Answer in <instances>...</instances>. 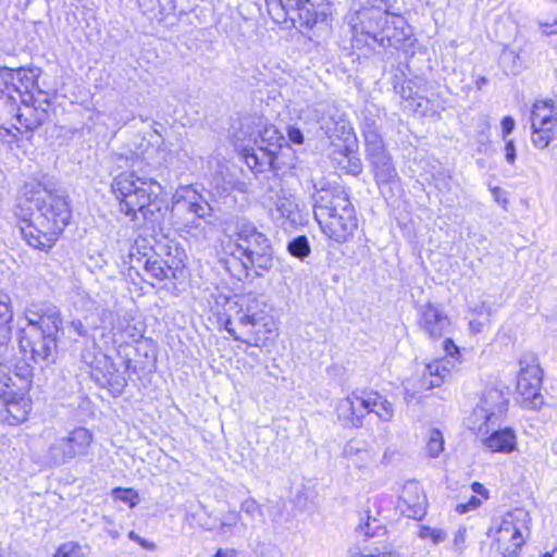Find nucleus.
<instances>
[{
	"instance_id": "nucleus-1",
	"label": "nucleus",
	"mask_w": 557,
	"mask_h": 557,
	"mask_svg": "<svg viewBox=\"0 0 557 557\" xmlns=\"http://www.w3.org/2000/svg\"><path fill=\"white\" fill-rule=\"evenodd\" d=\"M15 216L27 245L42 250L52 247L70 224L72 208L64 195L33 182L24 185Z\"/></svg>"
},
{
	"instance_id": "nucleus-2",
	"label": "nucleus",
	"mask_w": 557,
	"mask_h": 557,
	"mask_svg": "<svg viewBox=\"0 0 557 557\" xmlns=\"http://www.w3.org/2000/svg\"><path fill=\"white\" fill-rule=\"evenodd\" d=\"M111 190L119 202V211L136 226H153L165 214L162 186L153 178L140 177L134 171L122 172L113 178Z\"/></svg>"
},
{
	"instance_id": "nucleus-3",
	"label": "nucleus",
	"mask_w": 557,
	"mask_h": 557,
	"mask_svg": "<svg viewBox=\"0 0 557 557\" xmlns=\"http://www.w3.org/2000/svg\"><path fill=\"white\" fill-rule=\"evenodd\" d=\"M352 41L360 46L399 48L411 39L412 32L404 16L388 11L387 4L374 0L348 15Z\"/></svg>"
},
{
	"instance_id": "nucleus-4",
	"label": "nucleus",
	"mask_w": 557,
	"mask_h": 557,
	"mask_svg": "<svg viewBox=\"0 0 557 557\" xmlns=\"http://www.w3.org/2000/svg\"><path fill=\"white\" fill-rule=\"evenodd\" d=\"M314 218L323 233L337 243L347 242L357 230V218L347 193L338 187L313 184Z\"/></svg>"
},
{
	"instance_id": "nucleus-5",
	"label": "nucleus",
	"mask_w": 557,
	"mask_h": 557,
	"mask_svg": "<svg viewBox=\"0 0 557 557\" xmlns=\"http://www.w3.org/2000/svg\"><path fill=\"white\" fill-rule=\"evenodd\" d=\"M531 518L521 508L507 512L495 531L497 549L504 557L511 556L525 543L530 534Z\"/></svg>"
},
{
	"instance_id": "nucleus-6",
	"label": "nucleus",
	"mask_w": 557,
	"mask_h": 557,
	"mask_svg": "<svg viewBox=\"0 0 557 557\" xmlns=\"http://www.w3.org/2000/svg\"><path fill=\"white\" fill-rule=\"evenodd\" d=\"M508 405V398L498 388H486L469 417V426L476 431L481 436L490 433L491 425L505 416Z\"/></svg>"
},
{
	"instance_id": "nucleus-7",
	"label": "nucleus",
	"mask_w": 557,
	"mask_h": 557,
	"mask_svg": "<svg viewBox=\"0 0 557 557\" xmlns=\"http://www.w3.org/2000/svg\"><path fill=\"white\" fill-rule=\"evenodd\" d=\"M92 434L85 428H75L65 435L55 438L47 451L49 462L60 465L88 454Z\"/></svg>"
},
{
	"instance_id": "nucleus-8",
	"label": "nucleus",
	"mask_w": 557,
	"mask_h": 557,
	"mask_svg": "<svg viewBox=\"0 0 557 557\" xmlns=\"http://www.w3.org/2000/svg\"><path fill=\"white\" fill-rule=\"evenodd\" d=\"M21 104H15V111L8 113L13 115L16 124L13 126L21 133L32 132L38 128L48 117L50 102L48 95L38 90L37 94H22Z\"/></svg>"
},
{
	"instance_id": "nucleus-9",
	"label": "nucleus",
	"mask_w": 557,
	"mask_h": 557,
	"mask_svg": "<svg viewBox=\"0 0 557 557\" xmlns=\"http://www.w3.org/2000/svg\"><path fill=\"white\" fill-rule=\"evenodd\" d=\"M454 367L455 364L447 358L435 359L425 364L420 377H411L405 383V401H419L420 394L442 385Z\"/></svg>"
},
{
	"instance_id": "nucleus-10",
	"label": "nucleus",
	"mask_w": 557,
	"mask_h": 557,
	"mask_svg": "<svg viewBox=\"0 0 557 557\" xmlns=\"http://www.w3.org/2000/svg\"><path fill=\"white\" fill-rule=\"evenodd\" d=\"M519 364L517 392L520 403L527 408L537 409L543 405L542 370L534 361L521 360Z\"/></svg>"
},
{
	"instance_id": "nucleus-11",
	"label": "nucleus",
	"mask_w": 557,
	"mask_h": 557,
	"mask_svg": "<svg viewBox=\"0 0 557 557\" xmlns=\"http://www.w3.org/2000/svg\"><path fill=\"white\" fill-rule=\"evenodd\" d=\"M24 319L26 326L22 330L35 329L38 333L46 336L58 337L62 331L63 320L60 309L52 304H33L25 309Z\"/></svg>"
},
{
	"instance_id": "nucleus-12",
	"label": "nucleus",
	"mask_w": 557,
	"mask_h": 557,
	"mask_svg": "<svg viewBox=\"0 0 557 557\" xmlns=\"http://www.w3.org/2000/svg\"><path fill=\"white\" fill-rule=\"evenodd\" d=\"M268 245L270 242L263 233L259 232L252 223L243 222L237 227L235 242L228 243L226 250L234 261L240 262L252 251L268 248Z\"/></svg>"
},
{
	"instance_id": "nucleus-13",
	"label": "nucleus",
	"mask_w": 557,
	"mask_h": 557,
	"mask_svg": "<svg viewBox=\"0 0 557 557\" xmlns=\"http://www.w3.org/2000/svg\"><path fill=\"white\" fill-rule=\"evenodd\" d=\"M57 342L58 337L46 336L35 329L21 331L20 347L25 355L29 354L34 362L53 360Z\"/></svg>"
},
{
	"instance_id": "nucleus-14",
	"label": "nucleus",
	"mask_w": 557,
	"mask_h": 557,
	"mask_svg": "<svg viewBox=\"0 0 557 557\" xmlns=\"http://www.w3.org/2000/svg\"><path fill=\"white\" fill-rule=\"evenodd\" d=\"M428 500L417 482H407L398 496L397 510L410 519H422L426 513Z\"/></svg>"
},
{
	"instance_id": "nucleus-15",
	"label": "nucleus",
	"mask_w": 557,
	"mask_h": 557,
	"mask_svg": "<svg viewBox=\"0 0 557 557\" xmlns=\"http://www.w3.org/2000/svg\"><path fill=\"white\" fill-rule=\"evenodd\" d=\"M368 408L367 393L359 395L352 392L338 401L336 407L337 418L344 426L359 428L362 425L363 418L368 414Z\"/></svg>"
},
{
	"instance_id": "nucleus-16",
	"label": "nucleus",
	"mask_w": 557,
	"mask_h": 557,
	"mask_svg": "<svg viewBox=\"0 0 557 557\" xmlns=\"http://www.w3.org/2000/svg\"><path fill=\"white\" fill-rule=\"evenodd\" d=\"M272 9L281 8L286 12L297 11L298 16L305 20L307 25L314 26L326 21L329 13L326 8L319 10L317 0H265Z\"/></svg>"
},
{
	"instance_id": "nucleus-17",
	"label": "nucleus",
	"mask_w": 557,
	"mask_h": 557,
	"mask_svg": "<svg viewBox=\"0 0 557 557\" xmlns=\"http://www.w3.org/2000/svg\"><path fill=\"white\" fill-rule=\"evenodd\" d=\"M420 330L431 339L445 336L450 329V320L437 306L428 302L419 311Z\"/></svg>"
},
{
	"instance_id": "nucleus-18",
	"label": "nucleus",
	"mask_w": 557,
	"mask_h": 557,
	"mask_svg": "<svg viewBox=\"0 0 557 557\" xmlns=\"http://www.w3.org/2000/svg\"><path fill=\"white\" fill-rule=\"evenodd\" d=\"M248 301L246 311L240 312L238 315L239 323L242 325H250L252 327L262 325L265 333H274L276 331L275 324L272 318L264 311L265 304H259V299L257 297H249Z\"/></svg>"
},
{
	"instance_id": "nucleus-19",
	"label": "nucleus",
	"mask_w": 557,
	"mask_h": 557,
	"mask_svg": "<svg viewBox=\"0 0 557 557\" xmlns=\"http://www.w3.org/2000/svg\"><path fill=\"white\" fill-rule=\"evenodd\" d=\"M274 206L280 216L290 221L292 223L301 222L302 208L296 195L292 193L289 189L281 188L276 193Z\"/></svg>"
},
{
	"instance_id": "nucleus-20",
	"label": "nucleus",
	"mask_w": 557,
	"mask_h": 557,
	"mask_svg": "<svg viewBox=\"0 0 557 557\" xmlns=\"http://www.w3.org/2000/svg\"><path fill=\"white\" fill-rule=\"evenodd\" d=\"M285 143L284 136L274 125H267L259 133L256 144L261 152L268 157L269 164H273L274 157Z\"/></svg>"
},
{
	"instance_id": "nucleus-21",
	"label": "nucleus",
	"mask_w": 557,
	"mask_h": 557,
	"mask_svg": "<svg viewBox=\"0 0 557 557\" xmlns=\"http://www.w3.org/2000/svg\"><path fill=\"white\" fill-rule=\"evenodd\" d=\"M240 269L238 273L234 274L239 280L242 276L248 275V269L255 268L257 275H262V272L269 271L273 267V257L271 245L268 248L252 251L249 257L239 262Z\"/></svg>"
},
{
	"instance_id": "nucleus-22",
	"label": "nucleus",
	"mask_w": 557,
	"mask_h": 557,
	"mask_svg": "<svg viewBox=\"0 0 557 557\" xmlns=\"http://www.w3.org/2000/svg\"><path fill=\"white\" fill-rule=\"evenodd\" d=\"M343 457L359 469L368 468L374 461L373 450L363 442L349 441L343 449Z\"/></svg>"
},
{
	"instance_id": "nucleus-23",
	"label": "nucleus",
	"mask_w": 557,
	"mask_h": 557,
	"mask_svg": "<svg viewBox=\"0 0 557 557\" xmlns=\"http://www.w3.org/2000/svg\"><path fill=\"white\" fill-rule=\"evenodd\" d=\"M483 443L491 451L508 454L516 449L517 440L516 434L510 429L492 431L487 436L484 435Z\"/></svg>"
},
{
	"instance_id": "nucleus-24",
	"label": "nucleus",
	"mask_w": 557,
	"mask_h": 557,
	"mask_svg": "<svg viewBox=\"0 0 557 557\" xmlns=\"http://www.w3.org/2000/svg\"><path fill=\"white\" fill-rule=\"evenodd\" d=\"M1 399L7 407V412L12 418V423H20L27 419L32 405L24 393L14 392L8 397H1Z\"/></svg>"
},
{
	"instance_id": "nucleus-25",
	"label": "nucleus",
	"mask_w": 557,
	"mask_h": 557,
	"mask_svg": "<svg viewBox=\"0 0 557 557\" xmlns=\"http://www.w3.org/2000/svg\"><path fill=\"white\" fill-rule=\"evenodd\" d=\"M14 79L10 83L14 84L15 91L18 92V96L21 97L22 94H35L39 90L38 89V76H39V69H18L16 71H10Z\"/></svg>"
},
{
	"instance_id": "nucleus-26",
	"label": "nucleus",
	"mask_w": 557,
	"mask_h": 557,
	"mask_svg": "<svg viewBox=\"0 0 557 557\" xmlns=\"http://www.w3.org/2000/svg\"><path fill=\"white\" fill-rule=\"evenodd\" d=\"M557 109L552 100H539L533 104L531 113L532 127L556 125Z\"/></svg>"
},
{
	"instance_id": "nucleus-27",
	"label": "nucleus",
	"mask_w": 557,
	"mask_h": 557,
	"mask_svg": "<svg viewBox=\"0 0 557 557\" xmlns=\"http://www.w3.org/2000/svg\"><path fill=\"white\" fill-rule=\"evenodd\" d=\"M173 211H182L185 214L194 216L197 221H205L207 218L211 216L212 209L205 200H178Z\"/></svg>"
},
{
	"instance_id": "nucleus-28",
	"label": "nucleus",
	"mask_w": 557,
	"mask_h": 557,
	"mask_svg": "<svg viewBox=\"0 0 557 557\" xmlns=\"http://www.w3.org/2000/svg\"><path fill=\"white\" fill-rule=\"evenodd\" d=\"M13 320V305L11 297L0 290V345L9 337L10 323Z\"/></svg>"
},
{
	"instance_id": "nucleus-29",
	"label": "nucleus",
	"mask_w": 557,
	"mask_h": 557,
	"mask_svg": "<svg viewBox=\"0 0 557 557\" xmlns=\"http://www.w3.org/2000/svg\"><path fill=\"white\" fill-rule=\"evenodd\" d=\"M369 412H374L382 421L389 422L394 417L393 405L377 393H367Z\"/></svg>"
},
{
	"instance_id": "nucleus-30",
	"label": "nucleus",
	"mask_w": 557,
	"mask_h": 557,
	"mask_svg": "<svg viewBox=\"0 0 557 557\" xmlns=\"http://www.w3.org/2000/svg\"><path fill=\"white\" fill-rule=\"evenodd\" d=\"M370 163L373 168L374 176L379 184H387L397 180L398 174L392 163V158L389 156L377 159Z\"/></svg>"
},
{
	"instance_id": "nucleus-31",
	"label": "nucleus",
	"mask_w": 557,
	"mask_h": 557,
	"mask_svg": "<svg viewBox=\"0 0 557 557\" xmlns=\"http://www.w3.org/2000/svg\"><path fill=\"white\" fill-rule=\"evenodd\" d=\"M13 79L14 76L10 70H0V109L7 113L15 111L16 99L9 92L11 89L9 83Z\"/></svg>"
},
{
	"instance_id": "nucleus-32",
	"label": "nucleus",
	"mask_w": 557,
	"mask_h": 557,
	"mask_svg": "<svg viewBox=\"0 0 557 557\" xmlns=\"http://www.w3.org/2000/svg\"><path fill=\"white\" fill-rule=\"evenodd\" d=\"M424 441L425 455L430 458H438L445 449L443 433L437 429H431L425 434Z\"/></svg>"
},
{
	"instance_id": "nucleus-33",
	"label": "nucleus",
	"mask_w": 557,
	"mask_h": 557,
	"mask_svg": "<svg viewBox=\"0 0 557 557\" xmlns=\"http://www.w3.org/2000/svg\"><path fill=\"white\" fill-rule=\"evenodd\" d=\"M90 553L88 545H81L75 542L62 544L53 554V557H87Z\"/></svg>"
},
{
	"instance_id": "nucleus-34",
	"label": "nucleus",
	"mask_w": 557,
	"mask_h": 557,
	"mask_svg": "<svg viewBox=\"0 0 557 557\" xmlns=\"http://www.w3.org/2000/svg\"><path fill=\"white\" fill-rule=\"evenodd\" d=\"M555 125H541L540 127H532V143L540 149L546 148L553 139V131Z\"/></svg>"
},
{
	"instance_id": "nucleus-35",
	"label": "nucleus",
	"mask_w": 557,
	"mask_h": 557,
	"mask_svg": "<svg viewBox=\"0 0 557 557\" xmlns=\"http://www.w3.org/2000/svg\"><path fill=\"white\" fill-rule=\"evenodd\" d=\"M418 536L422 541H428L433 545H437V544L443 543L446 540L447 534L443 529L431 528L429 525L422 524L419 527Z\"/></svg>"
},
{
	"instance_id": "nucleus-36",
	"label": "nucleus",
	"mask_w": 557,
	"mask_h": 557,
	"mask_svg": "<svg viewBox=\"0 0 557 557\" xmlns=\"http://www.w3.org/2000/svg\"><path fill=\"white\" fill-rule=\"evenodd\" d=\"M288 252L298 258L304 259L310 253L309 242L306 236L294 238L287 246Z\"/></svg>"
},
{
	"instance_id": "nucleus-37",
	"label": "nucleus",
	"mask_w": 557,
	"mask_h": 557,
	"mask_svg": "<svg viewBox=\"0 0 557 557\" xmlns=\"http://www.w3.org/2000/svg\"><path fill=\"white\" fill-rule=\"evenodd\" d=\"M145 272L157 281H163L168 277L169 268L160 260H147Z\"/></svg>"
},
{
	"instance_id": "nucleus-38",
	"label": "nucleus",
	"mask_w": 557,
	"mask_h": 557,
	"mask_svg": "<svg viewBox=\"0 0 557 557\" xmlns=\"http://www.w3.org/2000/svg\"><path fill=\"white\" fill-rule=\"evenodd\" d=\"M115 499L125 503L128 507H135L139 502V496L133 488L116 487L112 491Z\"/></svg>"
},
{
	"instance_id": "nucleus-39",
	"label": "nucleus",
	"mask_w": 557,
	"mask_h": 557,
	"mask_svg": "<svg viewBox=\"0 0 557 557\" xmlns=\"http://www.w3.org/2000/svg\"><path fill=\"white\" fill-rule=\"evenodd\" d=\"M362 133L366 141V148L383 141L374 122L364 121Z\"/></svg>"
},
{
	"instance_id": "nucleus-40",
	"label": "nucleus",
	"mask_w": 557,
	"mask_h": 557,
	"mask_svg": "<svg viewBox=\"0 0 557 557\" xmlns=\"http://www.w3.org/2000/svg\"><path fill=\"white\" fill-rule=\"evenodd\" d=\"M202 223L203 221H197L194 216L186 214L182 226L185 228L187 234L197 237L205 235V226Z\"/></svg>"
},
{
	"instance_id": "nucleus-41",
	"label": "nucleus",
	"mask_w": 557,
	"mask_h": 557,
	"mask_svg": "<svg viewBox=\"0 0 557 557\" xmlns=\"http://www.w3.org/2000/svg\"><path fill=\"white\" fill-rule=\"evenodd\" d=\"M14 385L12 377L4 371V369H0V398L8 397L14 393Z\"/></svg>"
},
{
	"instance_id": "nucleus-42",
	"label": "nucleus",
	"mask_w": 557,
	"mask_h": 557,
	"mask_svg": "<svg viewBox=\"0 0 557 557\" xmlns=\"http://www.w3.org/2000/svg\"><path fill=\"white\" fill-rule=\"evenodd\" d=\"M108 385L110 386V391L114 396H120L126 385V380L117 374H112L107 380Z\"/></svg>"
},
{
	"instance_id": "nucleus-43",
	"label": "nucleus",
	"mask_w": 557,
	"mask_h": 557,
	"mask_svg": "<svg viewBox=\"0 0 557 557\" xmlns=\"http://www.w3.org/2000/svg\"><path fill=\"white\" fill-rule=\"evenodd\" d=\"M367 157L370 162H373L377 159H382L386 156H389L385 149L384 143L375 144L366 148Z\"/></svg>"
},
{
	"instance_id": "nucleus-44",
	"label": "nucleus",
	"mask_w": 557,
	"mask_h": 557,
	"mask_svg": "<svg viewBox=\"0 0 557 557\" xmlns=\"http://www.w3.org/2000/svg\"><path fill=\"white\" fill-rule=\"evenodd\" d=\"M483 502L484 500L482 498L473 495L467 503L458 504L456 507V511L459 513H467L479 508L483 504Z\"/></svg>"
},
{
	"instance_id": "nucleus-45",
	"label": "nucleus",
	"mask_w": 557,
	"mask_h": 557,
	"mask_svg": "<svg viewBox=\"0 0 557 557\" xmlns=\"http://www.w3.org/2000/svg\"><path fill=\"white\" fill-rule=\"evenodd\" d=\"M444 350L446 352V358L449 359L454 364L455 361H458L460 358L459 348L454 343L453 339L446 338L444 342Z\"/></svg>"
},
{
	"instance_id": "nucleus-46",
	"label": "nucleus",
	"mask_w": 557,
	"mask_h": 557,
	"mask_svg": "<svg viewBox=\"0 0 557 557\" xmlns=\"http://www.w3.org/2000/svg\"><path fill=\"white\" fill-rule=\"evenodd\" d=\"M240 509H242V511H244L245 513H247L248 516H250L252 518H255L257 515H260V512H261L260 506L252 498L245 499L242 503Z\"/></svg>"
},
{
	"instance_id": "nucleus-47",
	"label": "nucleus",
	"mask_w": 557,
	"mask_h": 557,
	"mask_svg": "<svg viewBox=\"0 0 557 557\" xmlns=\"http://www.w3.org/2000/svg\"><path fill=\"white\" fill-rule=\"evenodd\" d=\"M466 542H467V530H466V528L461 527L454 534V537H453L454 548L457 550H463L466 547Z\"/></svg>"
},
{
	"instance_id": "nucleus-48",
	"label": "nucleus",
	"mask_w": 557,
	"mask_h": 557,
	"mask_svg": "<svg viewBox=\"0 0 557 557\" xmlns=\"http://www.w3.org/2000/svg\"><path fill=\"white\" fill-rule=\"evenodd\" d=\"M345 157L347 158L348 162V164L345 166L347 169V172L352 175H358L362 170L360 159L354 154H346Z\"/></svg>"
},
{
	"instance_id": "nucleus-49",
	"label": "nucleus",
	"mask_w": 557,
	"mask_h": 557,
	"mask_svg": "<svg viewBox=\"0 0 557 557\" xmlns=\"http://www.w3.org/2000/svg\"><path fill=\"white\" fill-rule=\"evenodd\" d=\"M128 537H129L132 541H134V542H136L137 544H139L143 548H145V549H147V550H156V548H157V545H156L153 542H151V541H149V540H146V539H144V537L139 536V535H138V534H136L134 531H131V532L128 533Z\"/></svg>"
},
{
	"instance_id": "nucleus-50",
	"label": "nucleus",
	"mask_w": 557,
	"mask_h": 557,
	"mask_svg": "<svg viewBox=\"0 0 557 557\" xmlns=\"http://www.w3.org/2000/svg\"><path fill=\"white\" fill-rule=\"evenodd\" d=\"M287 135H288V139L292 143L297 144V145L304 144V134L299 128H297L295 126H289Z\"/></svg>"
},
{
	"instance_id": "nucleus-51",
	"label": "nucleus",
	"mask_w": 557,
	"mask_h": 557,
	"mask_svg": "<svg viewBox=\"0 0 557 557\" xmlns=\"http://www.w3.org/2000/svg\"><path fill=\"white\" fill-rule=\"evenodd\" d=\"M239 520V515L238 512L236 511H230L222 520L221 522V527L222 528H226V527H234L237 524Z\"/></svg>"
},
{
	"instance_id": "nucleus-52",
	"label": "nucleus",
	"mask_w": 557,
	"mask_h": 557,
	"mask_svg": "<svg viewBox=\"0 0 557 557\" xmlns=\"http://www.w3.org/2000/svg\"><path fill=\"white\" fill-rule=\"evenodd\" d=\"M515 120L511 116H505L502 121L503 127V138L506 139L507 135H509L515 128Z\"/></svg>"
},
{
	"instance_id": "nucleus-53",
	"label": "nucleus",
	"mask_w": 557,
	"mask_h": 557,
	"mask_svg": "<svg viewBox=\"0 0 557 557\" xmlns=\"http://www.w3.org/2000/svg\"><path fill=\"white\" fill-rule=\"evenodd\" d=\"M471 490L475 494L474 496H479L483 500H486L490 497L488 491L479 482L472 483Z\"/></svg>"
},
{
	"instance_id": "nucleus-54",
	"label": "nucleus",
	"mask_w": 557,
	"mask_h": 557,
	"mask_svg": "<svg viewBox=\"0 0 557 557\" xmlns=\"http://www.w3.org/2000/svg\"><path fill=\"white\" fill-rule=\"evenodd\" d=\"M487 326V321L472 320L469 323L471 333L479 334L483 333Z\"/></svg>"
},
{
	"instance_id": "nucleus-55",
	"label": "nucleus",
	"mask_w": 557,
	"mask_h": 557,
	"mask_svg": "<svg viewBox=\"0 0 557 557\" xmlns=\"http://www.w3.org/2000/svg\"><path fill=\"white\" fill-rule=\"evenodd\" d=\"M70 327L79 336H86L87 330L84 326L83 322L78 319L72 320L70 323Z\"/></svg>"
},
{
	"instance_id": "nucleus-56",
	"label": "nucleus",
	"mask_w": 557,
	"mask_h": 557,
	"mask_svg": "<svg viewBox=\"0 0 557 557\" xmlns=\"http://www.w3.org/2000/svg\"><path fill=\"white\" fill-rule=\"evenodd\" d=\"M505 152H506V160L509 163H513L516 160V148L512 140H508L505 146Z\"/></svg>"
},
{
	"instance_id": "nucleus-57",
	"label": "nucleus",
	"mask_w": 557,
	"mask_h": 557,
	"mask_svg": "<svg viewBox=\"0 0 557 557\" xmlns=\"http://www.w3.org/2000/svg\"><path fill=\"white\" fill-rule=\"evenodd\" d=\"M341 131H342V136H343L345 143H348L351 139H354L355 136L352 133V128L348 124L343 123L341 125Z\"/></svg>"
},
{
	"instance_id": "nucleus-58",
	"label": "nucleus",
	"mask_w": 557,
	"mask_h": 557,
	"mask_svg": "<svg viewBox=\"0 0 557 557\" xmlns=\"http://www.w3.org/2000/svg\"><path fill=\"white\" fill-rule=\"evenodd\" d=\"M542 32L546 35L557 33V17L554 20L553 24H541Z\"/></svg>"
},
{
	"instance_id": "nucleus-59",
	"label": "nucleus",
	"mask_w": 557,
	"mask_h": 557,
	"mask_svg": "<svg viewBox=\"0 0 557 557\" xmlns=\"http://www.w3.org/2000/svg\"><path fill=\"white\" fill-rule=\"evenodd\" d=\"M487 84V79L485 77H479L475 82L478 89H482Z\"/></svg>"
},
{
	"instance_id": "nucleus-60",
	"label": "nucleus",
	"mask_w": 557,
	"mask_h": 557,
	"mask_svg": "<svg viewBox=\"0 0 557 557\" xmlns=\"http://www.w3.org/2000/svg\"><path fill=\"white\" fill-rule=\"evenodd\" d=\"M502 193L500 188L495 187L493 188V195L497 202H500L499 194Z\"/></svg>"
},
{
	"instance_id": "nucleus-61",
	"label": "nucleus",
	"mask_w": 557,
	"mask_h": 557,
	"mask_svg": "<svg viewBox=\"0 0 557 557\" xmlns=\"http://www.w3.org/2000/svg\"><path fill=\"white\" fill-rule=\"evenodd\" d=\"M227 332L234 337L235 341H239V337L234 333V330L226 326Z\"/></svg>"
},
{
	"instance_id": "nucleus-62",
	"label": "nucleus",
	"mask_w": 557,
	"mask_h": 557,
	"mask_svg": "<svg viewBox=\"0 0 557 557\" xmlns=\"http://www.w3.org/2000/svg\"><path fill=\"white\" fill-rule=\"evenodd\" d=\"M250 159H253V160H255V164H257V160H258V157H257V156L247 157V164H248L249 166H251V164H250Z\"/></svg>"
},
{
	"instance_id": "nucleus-63",
	"label": "nucleus",
	"mask_w": 557,
	"mask_h": 557,
	"mask_svg": "<svg viewBox=\"0 0 557 557\" xmlns=\"http://www.w3.org/2000/svg\"><path fill=\"white\" fill-rule=\"evenodd\" d=\"M543 557H557V548L553 550L550 554H545Z\"/></svg>"
},
{
	"instance_id": "nucleus-64",
	"label": "nucleus",
	"mask_w": 557,
	"mask_h": 557,
	"mask_svg": "<svg viewBox=\"0 0 557 557\" xmlns=\"http://www.w3.org/2000/svg\"><path fill=\"white\" fill-rule=\"evenodd\" d=\"M8 115V113L4 111V110H1L0 109V120H2L3 117H5Z\"/></svg>"
}]
</instances>
